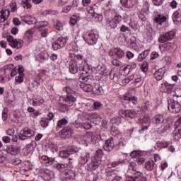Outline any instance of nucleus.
Masks as SVG:
<instances>
[{"label": "nucleus", "mask_w": 181, "mask_h": 181, "mask_svg": "<svg viewBox=\"0 0 181 181\" xmlns=\"http://www.w3.org/2000/svg\"><path fill=\"white\" fill-rule=\"evenodd\" d=\"M87 74L84 73V72H81V76L79 77V81L81 84V83H87V81H88V75H86Z\"/></svg>", "instance_id": "nucleus-41"}, {"label": "nucleus", "mask_w": 181, "mask_h": 181, "mask_svg": "<svg viewBox=\"0 0 181 181\" xmlns=\"http://www.w3.org/2000/svg\"><path fill=\"white\" fill-rule=\"evenodd\" d=\"M7 42L10 43V46H23V41L22 40H16L12 35L6 36Z\"/></svg>", "instance_id": "nucleus-14"}, {"label": "nucleus", "mask_w": 181, "mask_h": 181, "mask_svg": "<svg viewBox=\"0 0 181 181\" xmlns=\"http://www.w3.org/2000/svg\"><path fill=\"white\" fill-rule=\"evenodd\" d=\"M111 124H112V125H114L115 127H118V125L121 124V119H119V117H113L111 119Z\"/></svg>", "instance_id": "nucleus-47"}, {"label": "nucleus", "mask_w": 181, "mask_h": 181, "mask_svg": "<svg viewBox=\"0 0 181 181\" xmlns=\"http://www.w3.org/2000/svg\"><path fill=\"white\" fill-rule=\"evenodd\" d=\"M173 87H175V85L173 84H170L169 83L167 82V93L168 94H170L172 93V90H173Z\"/></svg>", "instance_id": "nucleus-57"}, {"label": "nucleus", "mask_w": 181, "mask_h": 181, "mask_svg": "<svg viewBox=\"0 0 181 181\" xmlns=\"http://www.w3.org/2000/svg\"><path fill=\"white\" fill-rule=\"evenodd\" d=\"M56 168L57 169H58V170H63L64 169H66V168H67V165L66 164H63V163H57L56 165Z\"/></svg>", "instance_id": "nucleus-56"}, {"label": "nucleus", "mask_w": 181, "mask_h": 181, "mask_svg": "<svg viewBox=\"0 0 181 181\" xmlns=\"http://www.w3.org/2000/svg\"><path fill=\"white\" fill-rule=\"evenodd\" d=\"M165 76V69L163 68H160L158 70L156 71L153 77L157 80V81H160L162 78H163Z\"/></svg>", "instance_id": "nucleus-24"}, {"label": "nucleus", "mask_w": 181, "mask_h": 181, "mask_svg": "<svg viewBox=\"0 0 181 181\" xmlns=\"http://www.w3.org/2000/svg\"><path fill=\"white\" fill-rule=\"evenodd\" d=\"M86 119H88V113L82 112L78 115V119L76 121H78V122H83V121H86Z\"/></svg>", "instance_id": "nucleus-35"}, {"label": "nucleus", "mask_w": 181, "mask_h": 181, "mask_svg": "<svg viewBox=\"0 0 181 181\" xmlns=\"http://www.w3.org/2000/svg\"><path fill=\"white\" fill-rule=\"evenodd\" d=\"M122 21V17L119 15L115 16L110 22V29H115L118 26V23Z\"/></svg>", "instance_id": "nucleus-18"}, {"label": "nucleus", "mask_w": 181, "mask_h": 181, "mask_svg": "<svg viewBox=\"0 0 181 181\" xmlns=\"http://www.w3.org/2000/svg\"><path fill=\"white\" fill-rule=\"evenodd\" d=\"M2 119L3 121H6V119H8V110L5 108L2 111Z\"/></svg>", "instance_id": "nucleus-60"}, {"label": "nucleus", "mask_w": 181, "mask_h": 181, "mask_svg": "<svg viewBox=\"0 0 181 181\" xmlns=\"http://www.w3.org/2000/svg\"><path fill=\"white\" fill-rule=\"evenodd\" d=\"M137 117H138V110H127V117L136 118Z\"/></svg>", "instance_id": "nucleus-36"}, {"label": "nucleus", "mask_w": 181, "mask_h": 181, "mask_svg": "<svg viewBox=\"0 0 181 181\" xmlns=\"http://www.w3.org/2000/svg\"><path fill=\"white\" fill-rule=\"evenodd\" d=\"M141 71H144V73H146L148 71V62H145L141 64Z\"/></svg>", "instance_id": "nucleus-59"}, {"label": "nucleus", "mask_w": 181, "mask_h": 181, "mask_svg": "<svg viewBox=\"0 0 181 181\" xmlns=\"http://www.w3.org/2000/svg\"><path fill=\"white\" fill-rule=\"evenodd\" d=\"M151 122L155 127H158V125L165 122V117L163 115H157L152 118Z\"/></svg>", "instance_id": "nucleus-17"}, {"label": "nucleus", "mask_w": 181, "mask_h": 181, "mask_svg": "<svg viewBox=\"0 0 181 181\" xmlns=\"http://www.w3.org/2000/svg\"><path fill=\"white\" fill-rule=\"evenodd\" d=\"M96 73L100 76H107L108 71L104 64H100L96 67Z\"/></svg>", "instance_id": "nucleus-25"}, {"label": "nucleus", "mask_w": 181, "mask_h": 181, "mask_svg": "<svg viewBox=\"0 0 181 181\" xmlns=\"http://www.w3.org/2000/svg\"><path fill=\"white\" fill-rule=\"evenodd\" d=\"M60 100H63L64 103H66L68 107H73L74 103L77 101V98H76V97L72 94H68L66 96L61 98Z\"/></svg>", "instance_id": "nucleus-11"}, {"label": "nucleus", "mask_w": 181, "mask_h": 181, "mask_svg": "<svg viewBox=\"0 0 181 181\" xmlns=\"http://www.w3.org/2000/svg\"><path fill=\"white\" fill-rule=\"evenodd\" d=\"M9 80L10 78L8 76H3L2 75H0V84H5V83H8Z\"/></svg>", "instance_id": "nucleus-51"}, {"label": "nucleus", "mask_w": 181, "mask_h": 181, "mask_svg": "<svg viewBox=\"0 0 181 181\" xmlns=\"http://www.w3.org/2000/svg\"><path fill=\"white\" fill-rule=\"evenodd\" d=\"M73 135V130L71 128L67 127L59 132V136L64 139L70 138Z\"/></svg>", "instance_id": "nucleus-12"}, {"label": "nucleus", "mask_w": 181, "mask_h": 181, "mask_svg": "<svg viewBox=\"0 0 181 181\" xmlns=\"http://www.w3.org/2000/svg\"><path fill=\"white\" fill-rule=\"evenodd\" d=\"M80 87L86 93H90V91H93V90H94V87H93V85L86 83H80Z\"/></svg>", "instance_id": "nucleus-30"}, {"label": "nucleus", "mask_w": 181, "mask_h": 181, "mask_svg": "<svg viewBox=\"0 0 181 181\" xmlns=\"http://www.w3.org/2000/svg\"><path fill=\"white\" fill-rule=\"evenodd\" d=\"M35 54L38 62H45V60H47V59H49V53H47L45 49H42V51L38 49L35 52Z\"/></svg>", "instance_id": "nucleus-10"}, {"label": "nucleus", "mask_w": 181, "mask_h": 181, "mask_svg": "<svg viewBox=\"0 0 181 181\" xmlns=\"http://www.w3.org/2000/svg\"><path fill=\"white\" fill-rule=\"evenodd\" d=\"M44 103H45V99H43L40 96H35L33 99L32 105H33V107H39L42 105V104H43Z\"/></svg>", "instance_id": "nucleus-28"}, {"label": "nucleus", "mask_w": 181, "mask_h": 181, "mask_svg": "<svg viewBox=\"0 0 181 181\" xmlns=\"http://www.w3.org/2000/svg\"><path fill=\"white\" fill-rule=\"evenodd\" d=\"M9 15H11V11L8 9L1 10L0 11V25L9 18Z\"/></svg>", "instance_id": "nucleus-22"}, {"label": "nucleus", "mask_w": 181, "mask_h": 181, "mask_svg": "<svg viewBox=\"0 0 181 181\" xmlns=\"http://www.w3.org/2000/svg\"><path fill=\"white\" fill-rule=\"evenodd\" d=\"M23 6L24 9H30L32 8V4H30V0H23Z\"/></svg>", "instance_id": "nucleus-46"}, {"label": "nucleus", "mask_w": 181, "mask_h": 181, "mask_svg": "<svg viewBox=\"0 0 181 181\" xmlns=\"http://www.w3.org/2000/svg\"><path fill=\"white\" fill-rule=\"evenodd\" d=\"M149 107H151V104L149 103V102H146L141 105V110L143 111H146V110H148Z\"/></svg>", "instance_id": "nucleus-61"}, {"label": "nucleus", "mask_w": 181, "mask_h": 181, "mask_svg": "<svg viewBox=\"0 0 181 181\" xmlns=\"http://www.w3.org/2000/svg\"><path fill=\"white\" fill-rule=\"evenodd\" d=\"M41 159L44 160V162H46V163H48V165H53L54 162V158H49L47 156H42Z\"/></svg>", "instance_id": "nucleus-42"}, {"label": "nucleus", "mask_w": 181, "mask_h": 181, "mask_svg": "<svg viewBox=\"0 0 181 181\" xmlns=\"http://www.w3.org/2000/svg\"><path fill=\"white\" fill-rule=\"evenodd\" d=\"M100 165H101V158L93 156L91 158V161L86 165V168L89 171L95 170Z\"/></svg>", "instance_id": "nucleus-6"}, {"label": "nucleus", "mask_w": 181, "mask_h": 181, "mask_svg": "<svg viewBox=\"0 0 181 181\" xmlns=\"http://www.w3.org/2000/svg\"><path fill=\"white\" fill-rule=\"evenodd\" d=\"M40 124L41 127H42V128H46L47 127L49 126V119L42 118Z\"/></svg>", "instance_id": "nucleus-48"}, {"label": "nucleus", "mask_w": 181, "mask_h": 181, "mask_svg": "<svg viewBox=\"0 0 181 181\" xmlns=\"http://www.w3.org/2000/svg\"><path fill=\"white\" fill-rule=\"evenodd\" d=\"M153 21L157 26V29L160 30L162 29V25H163V23H166V21H168V17L162 14H158L154 18Z\"/></svg>", "instance_id": "nucleus-9"}, {"label": "nucleus", "mask_w": 181, "mask_h": 181, "mask_svg": "<svg viewBox=\"0 0 181 181\" xmlns=\"http://www.w3.org/2000/svg\"><path fill=\"white\" fill-rule=\"evenodd\" d=\"M101 141V134L93 132H88L81 140L80 144H82L84 146H88L89 144H97V142H100Z\"/></svg>", "instance_id": "nucleus-2"}, {"label": "nucleus", "mask_w": 181, "mask_h": 181, "mask_svg": "<svg viewBox=\"0 0 181 181\" xmlns=\"http://www.w3.org/2000/svg\"><path fill=\"white\" fill-rule=\"evenodd\" d=\"M175 36H176V30H173L171 31H168L165 33V35L160 36L158 42H160V43H166V42H169L170 40L175 39Z\"/></svg>", "instance_id": "nucleus-7"}, {"label": "nucleus", "mask_w": 181, "mask_h": 181, "mask_svg": "<svg viewBox=\"0 0 181 181\" xmlns=\"http://www.w3.org/2000/svg\"><path fill=\"white\" fill-rule=\"evenodd\" d=\"M153 168H155V162L153 160H148L145 163V168L147 170H153Z\"/></svg>", "instance_id": "nucleus-38"}, {"label": "nucleus", "mask_w": 181, "mask_h": 181, "mask_svg": "<svg viewBox=\"0 0 181 181\" xmlns=\"http://www.w3.org/2000/svg\"><path fill=\"white\" fill-rule=\"evenodd\" d=\"M35 33V29L31 28L27 30L25 34L23 39L27 42L28 43H30L32 40H33V34Z\"/></svg>", "instance_id": "nucleus-20"}, {"label": "nucleus", "mask_w": 181, "mask_h": 181, "mask_svg": "<svg viewBox=\"0 0 181 181\" xmlns=\"http://www.w3.org/2000/svg\"><path fill=\"white\" fill-rule=\"evenodd\" d=\"M103 148L105 151H107V152H110V151H112V149L115 148V143L114 142V139L111 137L106 140Z\"/></svg>", "instance_id": "nucleus-13"}, {"label": "nucleus", "mask_w": 181, "mask_h": 181, "mask_svg": "<svg viewBox=\"0 0 181 181\" xmlns=\"http://www.w3.org/2000/svg\"><path fill=\"white\" fill-rule=\"evenodd\" d=\"M90 159V153L83 151L81 153L79 160V163L81 165H86L88 160Z\"/></svg>", "instance_id": "nucleus-23"}, {"label": "nucleus", "mask_w": 181, "mask_h": 181, "mask_svg": "<svg viewBox=\"0 0 181 181\" xmlns=\"http://www.w3.org/2000/svg\"><path fill=\"white\" fill-rule=\"evenodd\" d=\"M77 21H78V17L76 15L72 16L70 19L71 25H76V23H77Z\"/></svg>", "instance_id": "nucleus-54"}, {"label": "nucleus", "mask_w": 181, "mask_h": 181, "mask_svg": "<svg viewBox=\"0 0 181 181\" xmlns=\"http://www.w3.org/2000/svg\"><path fill=\"white\" fill-rule=\"evenodd\" d=\"M86 11H88V13H90L91 15H93V13H94V6L90 5L88 6L87 8H86Z\"/></svg>", "instance_id": "nucleus-63"}, {"label": "nucleus", "mask_w": 181, "mask_h": 181, "mask_svg": "<svg viewBox=\"0 0 181 181\" xmlns=\"http://www.w3.org/2000/svg\"><path fill=\"white\" fill-rule=\"evenodd\" d=\"M136 181H148V178L144 176V174L141 172H136L134 174Z\"/></svg>", "instance_id": "nucleus-34"}, {"label": "nucleus", "mask_w": 181, "mask_h": 181, "mask_svg": "<svg viewBox=\"0 0 181 181\" xmlns=\"http://www.w3.org/2000/svg\"><path fill=\"white\" fill-rule=\"evenodd\" d=\"M71 155V151H62L59 152V156L60 158H69V156Z\"/></svg>", "instance_id": "nucleus-44"}, {"label": "nucleus", "mask_w": 181, "mask_h": 181, "mask_svg": "<svg viewBox=\"0 0 181 181\" xmlns=\"http://www.w3.org/2000/svg\"><path fill=\"white\" fill-rule=\"evenodd\" d=\"M124 100L128 101L129 104H133L134 105H136L137 98L135 97H129L127 95L124 96Z\"/></svg>", "instance_id": "nucleus-39"}, {"label": "nucleus", "mask_w": 181, "mask_h": 181, "mask_svg": "<svg viewBox=\"0 0 181 181\" xmlns=\"http://www.w3.org/2000/svg\"><path fill=\"white\" fill-rule=\"evenodd\" d=\"M69 71L71 74H76L78 72V68L77 67V64L74 62H71L69 63Z\"/></svg>", "instance_id": "nucleus-33"}, {"label": "nucleus", "mask_w": 181, "mask_h": 181, "mask_svg": "<svg viewBox=\"0 0 181 181\" xmlns=\"http://www.w3.org/2000/svg\"><path fill=\"white\" fill-rule=\"evenodd\" d=\"M68 151H71V155H74V153H77V152H78V148H77L76 146H72Z\"/></svg>", "instance_id": "nucleus-62"}, {"label": "nucleus", "mask_w": 181, "mask_h": 181, "mask_svg": "<svg viewBox=\"0 0 181 181\" xmlns=\"http://www.w3.org/2000/svg\"><path fill=\"white\" fill-rule=\"evenodd\" d=\"M88 117L92 122H101V117L97 113H88Z\"/></svg>", "instance_id": "nucleus-26"}, {"label": "nucleus", "mask_w": 181, "mask_h": 181, "mask_svg": "<svg viewBox=\"0 0 181 181\" xmlns=\"http://www.w3.org/2000/svg\"><path fill=\"white\" fill-rule=\"evenodd\" d=\"M168 111L172 114H177L180 112L181 106L180 103L173 99L168 100Z\"/></svg>", "instance_id": "nucleus-5"}, {"label": "nucleus", "mask_w": 181, "mask_h": 181, "mask_svg": "<svg viewBox=\"0 0 181 181\" xmlns=\"http://www.w3.org/2000/svg\"><path fill=\"white\" fill-rule=\"evenodd\" d=\"M129 169H132V170L134 171V173H136V172H139L136 170V163L131 162L129 164Z\"/></svg>", "instance_id": "nucleus-52"}, {"label": "nucleus", "mask_w": 181, "mask_h": 181, "mask_svg": "<svg viewBox=\"0 0 181 181\" xmlns=\"http://www.w3.org/2000/svg\"><path fill=\"white\" fill-rule=\"evenodd\" d=\"M148 54H149V50H145L144 52L139 54V57L137 59L138 62L144 61V59H146V57L148 56Z\"/></svg>", "instance_id": "nucleus-40"}, {"label": "nucleus", "mask_w": 181, "mask_h": 181, "mask_svg": "<svg viewBox=\"0 0 181 181\" xmlns=\"http://www.w3.org/2000/svg\"><path fill=\"white\" fill-rule=\"evenodd\" d=\"M173 136L174 139H180L181 138V128H175L173 133Z\"/></svg>", "instance_id": "nucleus-37"}, {"label": "nucleus", "mask_w": 181, "mask_h": 181, "mask_svg": "<svg viewBox=\"0 0 181 181\" xmlns=\"http://www.w3.org/2000/svg\"><path fill=\"white\" fill-rule=\"evenodd\" d=\"M120 2L127 9H131L135 5V0H120Z\"/></svg>", "instance_id": "nucleus-29"}, {"label": "nucleus", "mask_w": 181, "mask_h": 181, "mask_svg": "<svg viewBox=\"0 0 181 181\" xmlns=\"http://www.w3.org/2000/svg\"><path fill=\"white\" fill-rule=\"evenodd\" d=\"M66 125H67V119H62L59 120L58 123H57V128H63L64 127H66Z\"/></svg>", "instance_id": "nucleus-45"}, {"label": "nucleus", "mask_w": 181, "mask_h": 181, "mask_svg": "<svg viewBox=\"0 0 181 181\" xmlns=\"http://www.w3.org/2000/svg\"><path fill=\"white\" fill-rule=\"evenodd\" d=\"M75 127L76 128H83L84 129H91L93 128V125L91 124V122H75Z\"/></svg>", "instance_id": "nucleus-21"}, {"label": "nucleus", "mask_w": 181, "mask_h": 181, "mask_svg": "<svg viewBox=\"0 0 181 181\" xmlns=\"http://www.w3.org/2000/svg\"><path fill=\"white\" fill-rule=\"evenodd\" d=\"M130 156L133 158L137 165H142V163H144L146 160L144 151H134L130 153Z\"/></svg>", "instance_id": "nucleus-4"}, {"label": "nucleus", "mask_w": 181, "mask_h": 181, "mask_svg": "<svg viewBox=\"0 0 181 181\" xmlns=\"http://www.w3.org/2000/svg\"><path fill=\"white\" fill-rule=\"evenodd\" d=\"M67 43V38L59 37L54 43L52 46H64Z\"/></svg>", "instance_id": "nucleus-32"}, {"label": "nucleus", "mask_w": 181, "mask_h": 181, "mask_svg": "<svg viewBox=\"0 0 181 181\" xmlns=\"http://www.w3.org/2000/svg\"><path fill=\"white\" fill-rule=\"evenodd\" d=\"M172 125H173V121L172 119L167 120L163 124V132H167V131H170L172 128Z\"/></svg>", "instance_id": "nucleus-31"}, {"label": "nucleus", "mask_w": 181, "mask_h": 181, "mask_svg": "<svg viewBox=\"0 0 181 181\" xmlns=\"http://www.w3.org/2000/svg\"><path fill=\"white\" fill-rule=\"evenodd\" d=\"M134 177L132 176H129V175H127L126 176V180L127 181H136V177H135V173H133Z\"/></svg>", "instance_id": "nucleus-64"}, {"label": "nucleus", "mask_w": 181, "mask_h": 181, "mask_svg": "<svg viewBox=\"0 0 181 181\" xmlns=\"http://www.w3.org/2000/svg\"><path fill=\"white\" fill-rule=\"evenodd\" d=\"M49 151L53 153L57 152V146L54 144H49Z\"/></svg>", "instance_id": "nucleus-58"}, {"label": "nucleus", "mask_w": 181, "mask_h": 181, "mask_svg": "<svg viewBox=\"0 0 181 181\" xmlns=\"http://www.w3.org/2000/svg\"><path fill=\"white\" fill-rule=\"evenodd\" d=\"M93 91L95 94H98V95H101V94H103V88L97 85L95 88H93Z\"/></svg>", "instance_id": "nucleus-49"}, {"label": "nucleus", "mask_w": 181, "mask_h": 181, "mask_svg": "<svg viewBox=\"0 0 181 181\" xmlns=\"http://www.w3.org/2000/svg\"><path fill=\"white\" fill-rule=\"evenodd\" d=\"M54 28L57 30H63V24L60 21H57L54 25Z\"/></svg>", "instance_id": "nucleus-55"}, {"label": "nucleus", "mask_w": 181, "mask_h": 181, "mask_svg": "<svg viewBox=\"0 0 181 181\" xmlns=\"http://www.w3.org/2000/svg\"><path fill=\"white\" fill-rule=\"evenodd\" d=\"M84 40L88 45H95V43H97V40H98V33H97V30H95L88 31L86 33Z\"/></svg>", "instance_id": "nucleus-3"}, {"label": "nucleus", "mask_w": 181, "mask_h": 181, "mask_svg": "<svg viewBox=\"0 0 181 181\" xmlns=\"http://www.w3.org/2000/svg\"><path fill=\"white\" fill-rule=\"evenodd\" d=\"M23 71H25L23 66L22 65L18 66V74L15 78L16 84H21L23 82V76H25Z\"/></svg>", "instance_id": "nucleus-15"}, {"label": "nucleus", "mask_w": 181, "mask_h": 181, "mask_svg": "<svg viewBox=\"0 0 181 181\" xmlns=\"http://www.w3.org/2000/svg\"><path fill=\"white\" fill-rule=\"evenodd\" d=\"M33 135H35V131L28 127H24L23 129L20 132L19 139H21V141H25V139L30 138L31 136H33Z\"/></svg>", "instance_id": "nucleus-8"}, {"label": "nucleus", "mask_w": 181, "mask_h": 181, "mask_svg": "<svg viewBox=\"0 0 181 181\" xmlns=\"http://www.w3.org/2000/svg\"><path fill=\"white\" fill-rule=\"evenodd\" d=\"M74 177H76V173L74 171L72 170H66L65 175L62 181H74Z\"/></svg>", "instance_id": "nucleus-16"}, {"label": "nucleus", "mask_w": 181, "mask_h": 181, "mask_svg": "<svg viewBox=\"0 0 181 181\" xmlns=\"http://www.w3.org/2000/svg\"><path fill=\"white\" fill-rule=\"evenodd\" d=\"M21 19L28 25H33L35 23V26L37 29H38L41 36L42 37L47 36V33L49 32V23H47V21H40L37 23L36 18L29 15L21 16Z\"/></svg>", "instance_id": "nucleus-1"}, {"label": "nucleus", "mask_w": 181, "mask_h": 181, "mask_svg": "<svg viewBox=\"0 0 181 181\" xmlns=\"http://www.w3.org/2000/svg\"><path fill=\"white\" fill-rule=\"evenodd\" d=\"M69 108H70V106L67 105V104L64 102L59 104V110L61 112H66Z\"/></svg>", "instance_id": "nucleus-43"}, {"label": "nucleus", "mask_w": 181, "mask_h": 181, "mask_svg": "<svg viewBox=\"0 0 181 181\" xmlns=\"http://www.w3.org/2000/svg\"><path fill=\"white\" fill-rule=\"evenodd\" d=\"M173 22L177 25L181 22V8L177 10L173 15Z\"/></svg>", "instance_id": "nucleus-27"}, {"label": "nucleus", "mask_w": 181, "mask_h": 181, "mask_svg": "<svg viewBox=\"0 0 181 181\" xmlns=\"http://www.w3.org/2000/svg\"><path fill=\"white\" fill-rule=\"evenodd\" d=\"M10 8L11 9V12H16L18 11V7L16 6V1L15 0L11 1L10 4Z\"/></svg>", "instance_id": "nucleus-50"}, {"label": "nucleus", "mask_w": 181, "mask_h": 181, "mask_svg": "<svg viewBox=\"0 0 181 181\" xmlns=\"http://www.w3.org/2000/svg\"><path fill=\"white\" fill-rule=\"evenodd\" d=\"M119 117H122V118L128 117V110H119Z\"/></svg>", "instance_id": "nucleus-53"}, {"label": "nucleus", "mask_w": 181, "mask_h": 181, "mask_svg": "<svg viewBox=\"0 0 181 181\" xmlns=\"http://www.w3.org/2000/svg\"><path fill=\"white\" fill-rule=\"evenodd\" d=\"M110 56L116 55L119 59H122L125 56V52L119 47L112 49L110 52Z\"/></svg>", "instance_id": "nucleus-19"}]
</instances>
